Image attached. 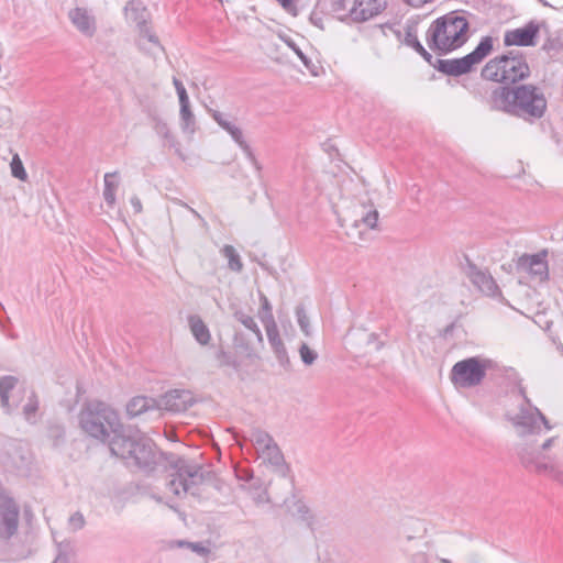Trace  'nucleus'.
<instances>
[{"label": "nucleus", "instance_id": "1", "mask_svg": "<svg viewBox=\"0 0 563 563\" xmlns=\"http://www.w3.org/2000/svg\"><path fill=\"white\" fill-rule=\"evenodd\" d=\"M110 452L144 473H152L159 466L170 472L167 482L169 490L180 497L190 494L200 496L199 486L205 479L202 467L173 453L166 454L156 449L152 439L140 430L125 427L110 440Z\"/></svg>", "mask_w": 563, "mask_h": 563}, {"label": "nucleus", "instance_id": "2", "mask_svg": "<svg viewBox=\"0 0 563 563\" xmlns=\"http://www.w3.org/2000/svg\"><path fill=\"white\" fill-rule=\"evenodd\" d=\"M493 108L528 122L541 119L548 107L543 91L532 85L500 86L492 91Z\"/></svg>", "mask_w": 563, "mask_h": 563}, {"label": "nucleus", "instance_id": "3", "mask_svg": "<svg viewBox=\"0 0 563 563\" xmlns=\"http://www.w3.org/2000/svg\"><path fill=\"white\" fill-rule=\"evenodd\" d=\"M465 13L456 10L435 19L426 33L429 48L442 55L462 47L468 40L470 30Z\"/></svg>", "mask_w": 563, "mask_h": 563}, {"label": "nucleus", "instance_id": "4", "mask_svg": "<svg viewBox=\"0 0 563 563\" xmlns=\"http://www.w3.org/2000/svg\"><path fill=\"white\" fill-rule=\"evenodd\" d=\"M78 420L85 433L107 443L109 448L111 438L115 437L123 428L117 411L99 400L85 402L78 415Z\"/></svg>", "mask_w": 563, "mask_h": 563}, {"label": "nucleus", "instance_id": "5", "mask_svg": "<svg viewBox=\"0 0 563 563\" xmlns=\"http://www.w3.org/2000/svg\"><path fill=\"white\" fill-rule=\"evenodd\" d=\"M530 66L523 52L511 49L492 58L482 68L481 77L484 80L515 85L530 76Z\"/></svg>", "mask_w": 563, "mask_h": 563}, {"label": "nucleus", "instance_id": "6", "mask_svg": "<svg viewBox=\"0 0 563 563\" xmlns=\"http://www.w3.org/2000/svg\"><path fill=\"white\" fill-rule=\"evenodd\" d=\"M518 395L522 398L519 405L518 412H506V419L512 424L517 434L520 438H526L534 434H540L542 430L549 431L552 429L547 417L540 411L539 408L532 405L530 398L527 396L526 388L519 384Z\"/></svg>", "mask_w": 563, "mask_h": 563}, {"label": "nucleus", "instance_id": "7", "mask_svg": "<svg viewBox=\"0 0 563 563\" xmlns=\"http://www.w3.org/2000/svg\"><path fill=\"white\" fill-rule=\"evenodd\" d=\"M494 49V38L483 36L477 46L461 58L435 59V69L446 76L460 77L472 71L473 67L482 63Z\"/></svg>", "mask_w": 563, "mask_h": 563}, {"label": "nucleus", "instance_id": "8", "mask_svg": "<svg viewBox=\"0 0 563 563\" xmlns=\"http://www.w3.org/2000/svg\"><path fill=\"white\" fill-rule=\"evenodd\" d=\"M32 462L33 454L25 442L10 438L0 441V463L8 471L25 474Z\"/></svg>", "mask_w": 563, "mask_h": 563}, {"label": "nucleus", "instance_id": "9", "mask_svg": "<svg viewBox=\"0 0 563 563\" xmlns=\"http://www.w3.org/2000/svg\"><path fill=\"white\" fill-rule=\"evenodd\" d=\"M486 376V364L478 357H468L456 362L450 378L456 387L471 388L479 385Z\"/></svg>", "mask_w": 563, "mask_h": 563}, {"label": "nucleus", "instance_id": "10", "mask_svg": "<svg viewBox=\"0 0 563 563\" xmlns=\"http://www.w3.org/2000/svg\"><path fill=\"white\" fill-rule=\"evenodd\" d=\"M518 456L525 468L539 475H547L563 486V471L554 463L545 461L547 456L539 451H531L528 446H522L518 451Z\"/></svg>", "mask_w": 563, "mask_h": 563}, {"label": "nucleus", "instance_id": "11", "mask_svg": "<svg viewBox=\"0 0 563 563\" xmlns=\"http://www.w3.org/2000/svg\"><path fill=\"white\" fill-rule=\"evenodd\" d=\"M547 27L545 21H529L525 26L507 30L504 34L505 46H534L542 29Z\"/></svg>", "mask_w": 563, "mask_h": 563}, {"label": "nucleus", "instance_id": "12", "mask_svg": "<svg viewBox=\"0 0 563 563\" xmlns=\"http://www.w3.org/2000/svg\"><path fill=\"white\" fill-rule=\"evenodd\" d=\"M20 508L12 498L0 503V540L8 542L19 528Z\"/></svg>", "mask_w": 563, "mask_h": 563}, {"label": "nucleus", "instance_id": "13", "mask_svg": "<svg viewBox=\"0 0 563 563\" xmlns=\"http://www.w3.org/2000/svg\"><path fill=\"white\" fill-rule=\"evenodd\" d=\"M126 18L135 23L141 38H146L152 44L159 46L158 37L151 32L147 25L148 12L139 0L130 1L125 7Z\"/></svg>", "mask_w": 563, "mask_h": 563}, {"label": "nucleus", "instance_id": "14", "mask_svg": "<svg viewBox=\"0 0 563 563\" xmlns=\"http://www.w3.org/2000/svg\"><path fill=\"white\" fill-rule=\"evenodd\" d=\"M547 254V251L533 255L523 254L518 258L516 267L518 271L529 273L541 282L547 280L549 277Z\"/></svg>", "mask_w": 563, "mask_h": 563}, {"label": "nucleus", "instance_id": "15", "mask_svg": "<svg viewBox=\"0 0 563 563\" xmlns=\"http://www.w3.org/2000/svg\"><path fill=\"white\" fill-rule=\"evenodd\" d=\"M158 409H164L170 412L186 411L192 404L194 398L190 391L184 389H173L158 399Z\"/></svg>", "mask_w": 563, "mask_h": 563}, {"label": "nucleus", "instance_id": "16", "mask_svg": "<svg viewBox=\"0 0 563 563\" xmlns=\"http://www.w3.org/2000/svg\"><path fill=\"white\" fill-rule=\"evenodd\" d=\"M467 276L484 295L493 298L501 297L500 288L487 271H482L474 263L468 262Z\"/></svg>", "mask_w": 563, "mask_h": 563}, {"label": "nucleus", "instance_id": "17", "mask_svg": "<svg viewBox=\"0 0 563 563\" xmlns=\"http://www.w3.org/2000/svg\"><path fill=\"white\" fill-rule=\"evenodd\" d=\"M386 8V0H354L350 16L355 22H365Z\"/></svg>", "mask_w": 563, "mask_h": 563}, {"label": "nucleus", "instance_id": "18", "mask_svg": "<svg viewBox=\"0 0 563 563\" xmlns=\"http://www.w3.org/2000/svg\"><path fill=\"white\" fill-rule=\"evenodd\" d=\"M268 342L274 351V354L285 369L291 368V362L288 356L287 350L280 339L279 331L276 322H271V325L265 327Z\"/></svg>", "mask_w": 563, "mask_h": 563}, {"label": "nucleus", "instance_id": "19", "mask_svg": "<svg viewBox=\"0 0 563 563\" xmlns=\"http://www.w3.org/2000/svg\"><path fill=\"white\" fill-rule=\"evenodd\" d=\"M69 19L76 29L84 35L92 37L97 31L96 19L85 8H75L69 11Z\"/></svg>", "mask_w": 563, "mask_h": 563}, {"label": "nucleus", "instance_id": "20", "mask_svg": "<svg viewBox=\"0 0 563 563\" xmlns=\"http://www.w3.org/2000/svg\"><path fill=\"white\" fill-rule=\"evenodd\" d=\"M258 457L272 465L280 476L286 477L288 475L289 466L285 462L284 454L275 440L258 453Z\"/></svg>", "mask_w": 563, "mask_h": 563}, {"label": "nucleus", "instance_id": "21", "mask_svg": "<svg viewBox=\"0 0 563 563\" xmlns=\"http://www.w3.org/2000/svg\"><path fill=\"white\" fill-rule=\"evenodd\" d=\"M158 402L156 398L147 397V396H135L129 400L126 404L125 410L126 416L132 419L141 416L151 410H157Z\"/></svg>", "mask_w": 563, "mask_h": 563}, {"label": "nucleus", "instance_id": "22", "mask_svg": "<svg viewBox=\"0 0 563 563\" xmlns=\"http://www.w3.org/2000/svg\"><path fill=\"white\" fill-rule=\"evenodd\" d=\"M187 320L190 332L195 340L200 345H208L209 342L211 341V333L207 324L201 319V317L198 314H189Z\"/></svg>", "mask_w": 563, "mask_h": 563}, {"label": "nucleus", "instance_id": "23", "mask_svg": "<svg viewBox=\"0 0 563 563\" xmlns=\"http://www.w3.org/2000/svg\"><path fill=\"white\" fill-rule=\"evenodd\" d=\"M18 382V378L11 375H5L0 378V405L7 413H10L12 410L9 402V394L16 386Z\"/></svg>", "mask_w": 563, "mask_h": 563}, {"label": "nucleus", "instance_id": "24", "mask_svg": "<svg viewBox=\"0 0 563 563\" xmlns=\"http://www.w3.org/2000/svg\"><path fill=\"white\" fill-rule=\"evenodd\" d=\"M118 176V172L107 173L104 175L103 199L109 207H113L115 203V191L119 186L117 181Z\"/></svg>", "mask_w": 563, "mask_h": 563}, {"label": "nucleus", "instance_id": "25", "mask_svg": "<svg viewBox=\"0 0 563 563\" xmlns=\"http://www.w3.org/2000/svg\"><path fill=\"white\" fill-rule=\"evenodd\" d=\"M180 104V126L185 133L192 134L196 130V121L192 111L190 110L189 100L179 102Z\"/></svg>", "mask_w": 563, "mask_h": 563}, {"label": "nucleus", "instance_id": "26", "mask_svg": "<svg viewBox=\"0 0 563 563\" xmlns=\"http://www.w3.org/2000/svg\"><path fill=\"white\" fill-rule=\"evenodd\" d=\"M250 441L258 454L274 441V438L265 430L255 428L251 430Z\"/></svg>", "mask_w": 563, "mask_h": 563}, {"label": "nucleus", "instance_id": "27", "mask_svg": "<svg viewBox=\"0 0 563 563\" xmlns=\"http://www.w3.org/2000/svg\"><path fill=\"white\" fill-rule=\"evenodd\" d=\"M220 253L228 260V267L230 271L235 273H241L243 269V263L242 260L236 252V250L229 244H225L221 250Z\"/></svg>", "mask_w": 563, "mask_h": 563}, {"label": "nucleus", "instance_id": "28", "mask_svg": "<svg viewBox=\"0 0 563 563\" xmlns=\"http://www.w3.org/2000/svg\"><path fill=\"white\" fill-rule=\"evenodd\" d=\"M234 318L246 329L251 330L256 335V339L260 343H263V334L253 317L249 316L242 310H238L234 312Z\"/></svg>", "mask_w": 563, "mask_h": 563}, {"label": "nucleus", "instance_id": "29", "mask_svg": "<svg viewBox=\"0 0 563 563\" xmlns=\"http://www.w3.org/2000/svg\"><path fill=\"white\" fill-rule=\"evenodd\" d=\"M151 118L153 121V128L155 132L164 140H166L169 143V145H174L175 137L172 134L167 122L156 114H153Z\"/></svg>", "mask_w": 563, "mask_h": 563}, {"label": "nucleus", "instance_id": "30", "mask_svg": "<svg viewBox=\"0 0 563 563\" xmlns=\"http://www.w3.org/2000/svg\"><path fill=\"white\" fill-rule=\"evenodd\" d=\"M57 555L53 563H69L70 558L75 555V547L71 541H63L57 544Z\"/></svg>", "mask_w": 563, "mask_h": 563}, {"label": "nucleus", "instance_id": "31", "mask_svg": "<svg viewBox=\"0 0 563 563\" xmlns=\"http://www.w3.org/2000/svg\"><path fill=\"white\" fill-rule=\"evenodd\" d=\"M404 43L415 49L416 53L423 51V45L418 40L417 26L415 24H407L405 29Z\"/></svg>", "mask_w": 563, "mask_h": 563}, {"label": "nucleus", "instance_id": "32", "mask_svg": "<svg viewBox=\"0 0 563 563\" xmlns=\"http://www.w3.org/2000/svg\"><path fill=\"white\" fill-rule=\"evenodd\" d=\"M47 437L54 446H59L65 442V428L59 423H52L47 428Z\"/></svg>", "mask_w": 563, "mask_h": 563}, {"label": "nucleus", "instance_id": "33", "mask_svg": "<svg viewBox=\"0 0 563 563\" xmlns=\"http://www.w3.org/2000/svg\"><path fill=\"white\" fill-rule=\"evenodd\" d=\"M542 51H544L550 57L558 55L563 51V42L559 36H549L542 44Z\"/></svg>", "mask_w": 563, "mask_h": 563}, {"label": "nucleus", "instance_id": "34", "mask_svg": "<svg viewBox=\"0 0 563 563\" xmlns=\"http://www.w3.org/2000/svg\"><path fill=\"white\" fill-rule=\"evenodd\" d=\"M261 320L264 327L271 325V322H276L272 311V305L265 295H261Z\"/></svg>", "mask_w": 563, "mask_h": 563}, {"label": "nucleus", "instance_id": "35", "mask_svg": "<svg viewBox=\"0 0 563 563\" xmlns=\"http://www.w3.org/2000/svg\"><path fill=\"white\" fill-rule=\"evenodd\" d=\"M11 174L14 178L25 181L27 179V173L23 166V163L18 153H15L10 163Z\"/></svg>", "mask_w": 563, "mask_h": 563}, {"label": "nucleus", "instance_id": "36", "mask_svg": "<svg viewBox=\"0 0 563 563\" xmlns=\"http://www.w3.org/2000/svg\"><path fill=\"white\" fill-rule=\"evenodd\" d=\"M233 345L234 347L242 352L246 357H253L254 351L247 340L245 339L243 333H235L233 336Z\"/></svg>", "mask_w": 563, "mask_h": 563}, {"label": "nucleus", "instance_id": "37", "mask_svg": "<svg viewBox=\"0 0 563 563\" xmlns=\"http://www.w3.org/2000/svg\"><path fill=\"white\" fill-rule=\"evenodd\" d=\"M38 410V398L34 390L31 391L29 396L27 402L23 407V415L27 421H31L34 418L36 411Z\"/></svg>", "mask_w": 563, "mask_h": 563}, {"label": "nucleus", "instance_id": "38", "mask_svg": "<svg viewBox=\"0 0 563 563\" xmlns=\"http://www.w3.org/2000/svg\"><path fill=\"white\" fill-rule=\"evenodd\" d=\"M299 355L302 363L307 366L312 365L318 358V353L310 349L307 343H301L299 346Z\"/></svg>", "mask_w": 563, "mask_h": 563}, {"label": "nucleus", "instance_id": "39", "mask_svg": "<svg viewBox=\"0 0 563 563\" xmlns=\"http://www.w3.org/2000/svg\"><path fill=\"white\" fill-rule=\"evenodd\" d=\"M296 317L301 331L306 334H310V323L307 316L306 309L302 305L296 307Z\"/></svg>", "mask_w": 563, "mask_h": 563}, {"label": "nucleus", "instance_id": "40", "mask_svg": "<svg viewBox=\"0 0 563 563\" xmlns=\"http://www.w3.org/2000/svg\"><path fill=\"white\" fill-rule=\"evenodd\" d=\"M216 358L219 361L220 366H229L234 369L240 367V363L223 349L219 350L216 354Z\"/></svg>", "mask_w": 563, "mask_h": 563}, {"label": "nucleus", "instance_id": "41", "mask_svg": "<svg viewBox=\"0 0 563 563\" xmlns=\"http://www.w3.org/2000/svg\"><path fill=\"white\" fill-rule=\"evenodd\" d=\"M178 545L187 547L192 552L197 553L200 556H207L210 553V549L206 547L202 542L179 541Z\"/></svg>", "mask_w": 563, "mask_h": 563}, {"label": "nucleus", "instance_id": "42", "mask_svg": "<svg viewBox=\"0 0 563 563\" xmlns=\"http://www.w3.org/2000/svg\"><path fill=\"white\" fill-rule=\"evenodd\" d=\"M85 525H86V519L80 511L74 512L68 518V528H69V530H71L74 532L81 530L85 527Z\"/></svg>", "mask_w": 563, "mask_h": 563}, {"label": "nucleus", "instance_id": "43", "mask_svg": "<svg viewBox=\"0 0 563 563\" xmlns=\"http://www.w3.org/2000/svg\"><path fill=\"white\" fill-rule=\"evenodd\" d=\"M284 42L290 47L294 53L300 58L303 65L311 69V60L303 54V52L296 45V43L290 37H283Z\"/></svg>", "mask_w": 563, "mask_h": 563}, {"label": "nucleus", "instance_id": "44", "mask_svg": "<svg viewBox=\"0 0 563 563\" xmlns=\"http://www.w3.org/2000/svg\"><path fill=\"white\" fill-rule=\"evenodd\" d=\"M378 221V211L376 209H372L365 214L362 216L360 222L366 225L369 229H375L377 227Z\"/></svg>", "mask_w": 563, "mask_h": 563}, {"label": "nucleus", "instance_id": "45", "mask_svg": "<svg viewBox=\"0 0 563 563\" xmlns=\"http://www.w3.org/2000/svg\"><path fill=\"white\" fill-rule=\"evenodd\" d=\"M223 130H225L231 135V137L238 145H240L242 142L245 141L243 137L242 130L239 126H236L235 124L229 122L228 124H225Z\"/></svg>", "mask_w": 563, "mask_h": 563}, {"label": "nucleus", "instance_id": "46", "mask_svg": "<svg viewBox=\"0 0 563 563\" xmlns=\"http://www.w3.org/2000/svg\"><path fill=\"white\" fill-rule=\"evenodd\" d=\"M241 150L243 151V153L245 154L246 158L251 162V164L257 169V170H261V165L260 163L257 162L251 146L247 144L246 141L242 142L240 145Z\"/></svg>", "mask_w": 563, "mask_h": 563}, {"label": "nucleus", "instance_id": "47", "mask_svg": "<svg viewBox=\"0 0 563 563\" xmlns=\"http://www.w3.org/2000/svg\"><path fill=\"white\" fill-rule=\"evenodd\" d=\"M173 84L175 86L176 92L178 95L179 102L189 100L187 91L183 85V82L176 77L173 78Z\"/></svg>", "mask_w": 563, "mask_h": 563}, {"label": "nucleus", "instance_id": "48", "mask_svg": "<svg viewBox=\"0 0 563 563\" xmlns=\"http://www.w3.org/2000/svg\"><path fill=\"white\" fill-rule=\"evenodd\" d=\"M418 54L435 69V59L433 56L423 47V51L418 52Z\"/></svg>", "mask_w": 563, "mask_h": 563}, {"label": "nucleus", "instance_id": "49", "mask_svg": "<svg viewBox=\"0 0 563 563\" xmlns=\"http://www.w3.org/2000/svg\"><path fill=\"white\" fill-rule=\"evenodd\" d=\"M212 119L223 129L225 124H228L230 121H228L223 113L219 111H213Z\"/></svg>", "mask_w": 563, "mask_h": 563}, {"label": "nucleus", "instance_id": "50", "mask_svg": "<svg viewBox=\"0 0 563 563\" xmlns=\"http://www.w3.org/2000/svg\"><path fill=\"white\" fill-rule=\"evenodd\" d=\"M130 203L134 210V213H141L142 212V202L137 196H133L130 199Z\"/></svg>", "mask_w": 563, "mask_h": 563}, {"label": "nucleus", "instance_id": "51", "mask_svg": "<svg viewBox=\"0 0 563 563\" xmlns=\"http://www.w3.org/2000/svg\"><path fill=\"white\" fill-rule=\"evenodd\" d=\"M555 438L552 437V438H549L547 439L540 446V450L539 449H531V451H539L541 453V450L542 451H545L548 449H550L552 445H553V442H554ZM530 450V448H528Z\"/></svg>", "mask_w": 563, "mask_h": 563}, {"label": "nucleus", "instance_id": "52", "mask_svg": "<svg viewBox=\"0 0 563 563\" xmlns=\"http://www.w3.org/2000/svg\"><path fill=\"white\" fill-rule=\"evenodd\" d=\"M333 11L339 12L345 9V0H331Z\"/></svg>", "mask_w": 563, "mask_h": 563}, {"label": "nucleus", "instance_id": "53", "mask_svg": "<svg viewBox=\"0 0 563 563\" xmlns=\"http://www.w3.org/2000/svg\"><path fill=\"white\" fill-rule=\"evenodd\" d=\"M184 206H185L186 208H188V209L190 210V212H191V213H192L197 219H199V220L201 221L202 225H206V224H207V223H206V221H205V219L200 216V213H199V212H197L195 209H192V208L188 207L186 203H184Z\"/></svg>", "mask_w": 563, "mask_h": 563}, {"label": "nucleus", "instance_id": "54", "mask_svg": "<svg viewBox=\"0 0 563 563\" xmlns=\"http://www.w3.org/2000/svg\"><path fill=\"white\" fill-rule=\"evenodd\" d=\"M427 2H428V0H410V1H407V3H409L410 5H413V7H421L424 3H427Z\"/></svg>", "mask_w": 563, "mask_h": 563}, {"label": "nucleus", "instance_id": "55", "mask_svg": "<svg viewBox=\"0 0 563 563\" xmlns=\"http://www.w3.org/2000/svg\"><path fill=\"white\" fill-rule=\"evenodd\" d=\"M278 3L283 7V8H288L289 5H291L292 1L294 0H277Z\"/></svg>", "mask_w": 563, "mask_h": 563}, {"label": "nucleus", "instance_id": "56", "mask_svg": "<svg viewBox=\"0 0 563 563\" xmlns=\"http://www.w3.org/2000/svg\"><path fill=\"white\" fill-rule=\"evenodd\" d=\"M454 328V323H451L449 324L445 329H444V334H448V333H451L452 330Z\"/></svg>", "mask_w": 563, "mask_h": 563}, {"label": "nucleus", "instance_id": "57", "mask_svg": "<svg viewBox=\"0 0 563 563\" xmlns=\"http://www.w3.org/2000/svg\"><path fill=\"white\" fill-rule=\"evenodd\" d=\"M310 20H311V22H312L314 25H318V26L322 27V26H321V24H319L320 19L316 20L313 16H311V18H310Z\"/></svg>", "mask_w": 563, "mask_h": 563}, {"label": "nucleus", "instance_id": "58", "mask_svg": "<svg viewBox=\"0 0 563 563\" xmlns=\"http://www.w3.org/2000/svg\"><path fill=\"white\" fill-rule=\"evenodd\" d=\"M543 7H552L548 1L545 0H538Z\"/></svg>", "mask_w": 563, "mask_h": 563}, {"label": "nucleus", "instance_id": "59", "mask_svg": "<svg viewBox=\"0 0 563 563\" xmlns=\"http://www.w3.org/2000/svg\"><path fill=\"white\" fill-rule=\"evenodd\" d=\"M395 35H396L398 38H400V37H401V32H400V31H396V32H395Z\"/></svg>", "mask_w": 563, "mask_h": 563}, {"label": "nucleus", "instance_id": "60", "mask_svg": "<svg viewBox=\"0 0 563 563\" xmlns=\"http://www.w3.org/2000/svg\"><path fill=\"white\" fill-rule=\"evenodd\" d=\"M443 563H450L448 560H442Z\"/></svg>", "mask_w": 563, "mask_h": 563}]
</instances>
